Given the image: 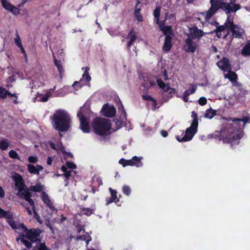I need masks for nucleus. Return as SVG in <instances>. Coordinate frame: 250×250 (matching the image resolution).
Here are the masks:
<instances>
[{
    "instance_id": "obj_61",
    "label": "nucleus",
    "mask_w": 250,
    "mask_h": 250,
    "mask_svg": "<svg viewBox=\"0 0 250 250\" xmlns=\"http://www.w3.org/2000/svg\"><path fill=\"white\" fill-rule=\"evenodd\" d=\"M10 97L11 96H14L15 97V99H14L13 100V102L15 104H17L18 103V101H17V98H18V96L17 95V94L16 93H15V94H12V95L11 96H10Z\"/></svg>"
},
{
    "instance_id": "obj_63",
    "label": "nucleus",
    "mask_w": 250,
    "mask_h": 250,
    "mask_svg": "<svg viewBox=\"0 0 250 250\" xmlns=\"http://www.w3.org/2000/svg\"><path fill=\"white\" fill-rule=\"evenodd\" d=\"M52 159L50 157H49L47 159V164L48 165H51V164H52Z\"/></svg>"
},
{
    "instance_id": "obj_34",
    "label": "nucleus",
    "mask_w": 250,
    "mask_h": 250,
    "mask_svg": "<svg viewBox=\"0 0 250 250\" xmlns=\"http://www.w3.org/2000/svg\"><path fill=\"white\" fill-rule=\"evenodd\" d=\"M216 115V111L210 108L206 111L204 117L206 118L211 119Z\"/></svg>"
},
{
    "instance_id": "obj_60",
    "label": "nucleus",
    "mask_w": 250,
    "mask_h": 250,
    "mask_svg": "<svg viewBox=\"0 0 250 250\" xmlns=\"http://www.w3.org/2000/svg\"><path fill=\"white\" fill-rule=\"evenodd\" d=\"M161 134L162 135V136L164 137H166L168 135V133L167 131H165V130H162L161 131Z\"/></svg>"
},
{
    "instance_id": "obj_52",
    "label": "nucleus",
    "mask_w": 250,
    "mask_h": 250,
    "mask_svg": "<svg viewBox=\"0 0 250 250\" xmlns=\"http://www.w3.org/2000/svg\"><path fill=\"white\" fill-rule=\"evenodd\" d=\"M15 42L16 44L18 47H19L22 45L21 40L20 36L18 33L16 35V38L15 39Z\"/></svg>"
},
{
    "instance_id": "obj_62",
    "label": "nucleus",
    "mask_w": 250,
    "mask_h": 250,
    "mask_svg": "<svg viewBox=\"0 0 250 250\" xmlns=\"http://www.w3.org/2000/svg\"><path fill=\"white\" fill-rule=\"evenodd\" d=\"M4 196V191L2 188L0 187V197H3Z\"/></svg>"
},
{
    "instance_id": "obj_37",
    "label": "nucleus",
    "mask_w": 250,
    "mask_h": 250,
    "mask_svg": "<svg viewBox=\"0 0 250 250\" xmlns=\"http://www.w3.org/2000/svg\"><path fill=\"white\" fill-rule=\"evenodd\" d=\"M11 96L12 94L5 88L0 87V98L4 99L7 95Z\"/></svg>"
},
{
    "instance_id": "obj_55",
    "label": "nucleus",
    "mask_w": 250,
    "mask_h": 250,
    "mask_svg": "<svg viewBox=\"0 0 250 250\" xmlns=\"http://www.w3.org/2000/svg\"><path fill=\"white\" fill-rule=\"evenodd\" d=\"M66 166L68 168L71 169H75L77 167L75 164L70 162H67L66 163Z\"/></svg>"
},
{
    "instance_id": "obj_3",
    "label": "nucleus",
    "mask_w": 250,
    "mask_h": 250,
    "mask_svg": "<svg viewBox=\"0 0 250 250\" xmlns=\"http://www.w3.org/2000/svg\"><path fill=\"white\" fill-rule=\"evenodd\" d=\"M53 127L61 132L67 131L71 126V118L68 113L62 109L55 111L52 118Z\"/></svg>"
},
{
    "instance_id": "obj_47",
    "label": "nucleus",
    "mask_w": 250,
    "mask_h": 250,
    "mask_svg": "<svg viewBox=\"0 0 250 250\" xmlns=\"http://www.w3.org/2000/svg\"><path fill=\"white\" fill-rule=\"evenodd\" d=\"M9 155L11 158L20 159L17 153L14 150H10Z\"/></svg>"
},
{
    "instance_id": "obj_50",
    "label": "nucleus",
    "mask_w": 250,
    "mask_h": 250,
    "mask_svg": "<svg viewBox=\"0 0 250 250\" xmlns=\"http://www.w3.org/2000/svg\"><path fill=\"white\" fill-rule=\"evenodd\" d=\"M148 104L151 107V109L155 110L156 107V101L153 99L150 102H148Z\"/></svg>"
},
{
    "instance_id": "obj_12",
    "label": "nucleus",
    "mask_w": 250,
    "mask_h": 250,
    "mask_svg": "<svg viewBox=\"0 0 250 250\" xmlns=\"http://www.w3.org/2000/svg\"><path fill=\"white\" fill-rule=\"evenodd\" d=\"M199 46L198 41H195L188 37L185 41V45L183 48L186 52L193 53L199 48Z\"/></svg>"
},
{
    "instance_id": "obj_53",
    "label": "nucleus",
    "mask_w": 250,
    "mask_h": 250,
    "mask_svg": "<svg viewBox=\"0 0 250 250\" xmlns=\"http://www.w3.org/2000/svg\"><path fill=\"white\" fill-rule=\"evenodd\" d=\"M207 100L205 97H201L198 100L199 104L201 105H204L207 104Z\"/></svg>"
},
{
    "instance_id": "obj_23",
    "label": "nucleus",
    "mask_w": 250,
    "mask_h": 250,
    "mask_svg": "<svg viewBox=\"0 0 250 250\" xmlns=\"http://www.w3.org/2000/svg\"><path fill=\"white\" fill-rule=\"evenodd\" d=\"M143 159L142 157H137L136 156H133L131 159H130V166H135L137 167H141L143 166V163L141 162V160Z\"/></svg>"
},
{
    "instance_id": "obj_11",
    "label": "nucleus",
    "mask_w": 250,
    "mask_h": 250,
    "mask_svg": "<svg viewBox=\"0 0 250 250\" xmlns=\"http://www.w3.org/2000/svg\"><path fill=\"white\" fill-rule=\"evenodd\" d=\"M84 69V72L82 75V78L79 82H75L72 84V86L75 87L76 86L77 90L81 88L84 85H87L91 81V77L89 74V71L90 68L88 67L83 68Z\"/></svg>"
},
{
    "instance_id": "obj_15",
    "label": "nucleus",
    "mask_w": 250,
    "mask_h": 250,
    "mask_svg": "<svg viewBox=\"0 0 250 250\" xmlns=\"http://www.w3.org/2000/svg\"><path fill=\"white\" fill-rule=\"evenodd\" d=\"M229 32H232L233 37L238 39L242 38L245 33L243 29L237 25L234 24L232 21L231 22H230Z\"/></svg>"
},
{
    "instance_id": "obj_48",
    "label": "nucleus",
    "mask_w": 250,
    "mask_h": 250,
    "mask_svg": "<svg viewBox=\"0 0 250 250\" xmlns=\"http://www.w3.org/2000/svg\"><path fill=\"white\" fill-rule=\"evenodd\" d=\"M82 213L87 216H89L92 214L93 211L89 208H85L82 209Z\"/></svg>"
},
{
    "instance_id": "obj_20",
    "label": "nucleus",
    "mask_w": 250,
    "mask_h": 250,
    "mask_svg": "<svg viewBox=\"0 0 250 250\" xmlns=\"http://www.w3.org/2000/svg\"><path fill=\"white\" fill-rule=\"evenodd\" d=\"M27 168L30 173L37 175H39L40 171L43 169L42 166L38 165L35 166L31 164L27 165Z\"/></svg>"
},
{
    "instance_id": "obj_56",
    "label": "nucleus",
    "mask_w": 250,
    "mask_h": 250,
    "mask_svg": "<svg viewBox=\"0 0 250 250\" xmlns=\"http://www.w3.org/2000/svg\"><path fill=\"white\" fill-rule=\"evenodd\" d=\"M119 110L121 112L123 118L125 117V112L124 108V107L122 104L120 105V106H119Z\"/></svg>"
},
{
    "instance_id": "obj_2",
    "label": "nucleus",
    "mask_w": 250,
    "mask_h": 250,
    "mask_svg": "<svg viewBox=\"0 0 250 250\" xmlns=\"http://www.w3.org/2000/svg\"><path fill=\"white\" fill-rule=\"evenodd\" d=\"M13 179L15 182V188L16 190H18L17 193V195L21 198L24 199L29 203L32 207V209L33 210L36 221L40 224L42 223L40 216L35 210L34 202L31 198V192L29 189L26 188L23 181L22 177L18 174H15L13 176Z\"/></svg>"
},
{
    "instance_id": "obj_21",
    "label": "nucleus",
    "mask_w": 250,
    "mask_h": 250,
    "mask_svg": "<svg viewBox=\"0 0 250 250\" xmlns=\"http://www.w3.org/2000/svg\"><path fill=\"white\" fill-rule=\"evenodd\" d=\"M41 199L43 203L46 205V206L50 208L52 210L55 209V207L53 205V203L49 199V197L46 193L43 192L41 196Z\"/></svg>"
},
{
    "instance_id": "obj_33",
    "label": "nucleus",
    "mask_w": 250,
    "mask_h": 250,
    "mask_svg": "<svg viewBox=\"0 0 250 250\" xmlns=\"http://www.w3.org/2000/svg\"><path fill=\"white\" fill-rule=\"evenodd\" d=\"M241 54L244 57L250 56V42H249L242 48Z\"/></svg>"
},
{
    "instance_id": "obj_40",
    "label": "nucleus",
    "mask_w": 250,
    "mask_h": 250,
    "mask_svg": "<svg viewBox=\"0 0 250 250\" xmlns=\"http://www.w3.org/2000/svg\"><path fill=\"white\" fill-rule=\"evenodd\" d=\"M123 121H121L120 119L115 118L113 120V124H115V125H116V128L114 129L118 130L120 128H121L123 126ZM113 125V124H112Z\"/></svg>"
},
{
    "instance_id": "obj_54",
    "label": "nucleus",
    "mask_w": 250,
    "mask_h": 250,
    "mask_svg": "<svg viewBox=\"0 0 250 250\" xmlns=\"http://www.w3.org/2000/svg\"><path fill=\"white\" fill-rule=\"evenodd\" d=\"M28 161L31 163H36L38 161V158L36 156H30L28 158Z\"/></svg>"
},
{
    "instance_id": "obj_46",
    "label": "nucleus",
    "mask_w": 250,
    "mask_h": 250,
    "mask_svg": "<svg viewBox=\"0 0 250 250\" xmlns=\"http://www.w3.org/2000/svg\"><path fill=\"white\" fill-rule=\"evenodd\" d=\"M197 85L195 84L192 85V88L190 89L186 90L184 93H188V96L190 94H193L196 90Z\"/></svg>"
},
{
    "instance_id": "obj_44",
    "label": "nucleus",
    "mask_w": 250,
    "mask_h": 250,
    "mask_svg": "<svg viewBox=\"0 0 250 250\" xmlns=\"http://www.w3.org/2000/svg\"><path fill=\"white\" fill-rule=\"evenodd\" d=\"M123 192L127 196L130 195L131 193V188L127 185H125L122 188Z\"/></svg>"
},
{
    "instance_id": "obj_27",
    "label": "nucleus",
    "mask_w": 250,
    "mask_h": 250,
    "mask_svg": "<svg viewBox=\"0 0 250 250\" xmlns=\"http://www.w3.org/2000/svg\"><path fill=\"white\" fill-rule=\"evenodd\" d=\"M68 87L67 86H65L63 88H61L57 91L54 92V93L53 94V97H63L67 93H68Z\"/></svg>"
},
{
    "instance_id": "obj_41",
    "label": "nucleus",
    "mask_w": 250,
    "mask_h": 250,
    "mask_svg": "<svg viewBox=\"0 0 250 250\" xmlns=\"http://www.w3.org/2000/svg\"><path fill=\"white\" fill-rule=\"evenodd\" d=\"M43 187L41 184H37L36 185L31 186L30 189L34 192H40L43 189Z\"/></svg>"
},
{
    "instance_id": "obj_26",
    "label": "nucleus",
    "mask_w": 250,
    "mask_h": 250,
    "mask_svg": "<svg viewBox=\"0 0 250 250\" xmlns=\"http://www.w3.org/2000/svg\"><path fill=\"white\" fill-rule=\"evenodd\" d=\"M215 14L214 12H213L210 9H209L208 11L205 12L201 13L200 15L204 16L205 18V21L206 23H208L210 24L209 21L211 18Z\"/></svg>"
},
{
    "instance_id": "obj_57",
    "label": "nucleus",
    "mask_w": 250,
    "mask_h": 250,
    "mask_svg": "<svg viewBox=\"0 0 250 250\" xmlns=\"http://www.w3.org/2000/svg\"><path fill=\"white\" fill-rule=\"evenodd\" d=\"M142 97L144 99L148 100V102H150L151 100L153 99V98H152L150 96L148 95H143Z\"/></svg>"
},
{
    "instance_id": "obj_59",
    "label": "nucleus",
    "mask_w": 250,
    "mask_h": 250,
    "mask_svg": "<svg viewBox=\"0 0 250 250\" xmlns=\"http://www.w3.org/2000/svg\"><path fill=\"white\" fill-rule=\"evenodd\" d=\"M182 98H183V100H184V102H187L188 100V94L186 93H183V95L182 96Z\"/></svg>"
},
{
    "instance_id": "obj_39",
    "label": "nucleus",
    "mask_w": 250,
    "mask_h": 250,
    "mask_svg": "<svg viewBox=\"0 0 250 250\" xmlns=\"http://www.w3.org/2000/svg\"><path fill=\"white\" fill-rule=\"evenodd\" d=\"M160 8L157 7L153 12L154 17L156 19V23L158 24L160 23L159 21V17L160 15Z\"/></svg>"
},
{
    "instance_id": "obj_13",
    "label": "nucleus",
    "mask_w": 250,
    "mask_h": 250,
    "mask_svg": "<svg viewBox=\"0 0 250 250\" xmlns=\"http://www.w3.org/2000/svg\"><path fill=\"white\" fill-rule=\"evenodd\" d=\"M207 34L202 30L198 29L196 26H194L189 29V33L188 35V37L195 41H198L199 42L201 38Z\"/></svg>"
},
{
    "instance_id": "obj_42",
    "label": "nucleus",
    "mask_w": 250,
    "mask_h": 250,
    "mask_svg": "<svg viewBox=\"0 0 250 250\" xmlns=\"http://www.w3.org/2000/svg\"><path fill=\"white\" fill-rule=\"evenodd\" d=\"M54 62L56 66L57 67L60 73L61 74L63 72L62 66L61 64V62L58 61L55 57L54 56Z\"/></svg>"
},
{
    "instance_id": "obj_43",
    "label": "nucleus",
    "mask_w": 250,
    "mask_h": 250,
    "mask_svg": "<svg viewBox=\"0 0 250 250\" xmlns=\"http://www.w3.org/2000/svg\"><path fill=\"white\" fill-rule=\"evenodd\" d=\"M11 212L10 211H5L3 209L0 208V217L1 218H9Z\"/></svg>"
},
{
    "instance_id": "obj_32",
    "label": "nucleus",
    "mask_w": 250,
    "mask_h": 250,
    "mask_svg": "<svg viewBox=\"0 0 250 250\" xmlns=\"http://www.w3.org/2000/svg\"><path fill=\"white\" fill-rule=\"evenodd\" d=\"M140 2L139 0L137 1V3L136 4V8L134 10V14L136 19L139 21H143V18L141 14L140 13V11L141 10V6H139Z\"/></svg>"
},
{
    "instance_id": "obj_16",
    "label": "nucleus",
    "mask_w": 250,
    "mask_h": 250,
    "mask_svg": "<svg viewBox=\"0 0 250 250\" xmlns=\"http://www.w3.org/2000/svg\"><path fill=\"white\" fill-rule=\"evenodd\" d=\"M101 112L102 115L104 116L112 117L115 115L116 110L113 105L105 104L103 106Z\"/></svg>"
},
{
    "instance_id": "obj_6",
    "label": "nucleus",
    "mask_w": 250,
    "mask_h": 250,
    "mask_svg": "<svg viewBox=\"0 0 250 250\" xmlns=\"http://www.w3.org/2000/svg\"><path fill=\"white\" fill-rule=\"evenodd\" d=\"M111 124L108 119L96 118L92 123V127L95 133L100 136H105L109 133Z\"/></svg>"
},
{
    "instance_id": "obj_14",
    "label": "nucleus",
    "mask_w": 250,
    "mask_h": 250,
    "mask_svg": "<svg viewBox=\"0 0 250 250\" xmlns=\"http://www.w3.org/2000/svg\"><path fill=\"white\" fill-rule=\"evenodd\" d=\"M77 115L79 118L80 121V128L84 133H89L90 132V127L88 120L83 115L82 109L79 110Z\"/></svg>"
},
{
    "instance_id": "obj_5",
    "label": "nucleus",
    "mask_w": 250,
    "mask_h": 250,
    "mask_svg": "<svg viewBox=\"0 0 250 250\" xmlns=\"http://www.w3.org/2000/svg\"><path fill=\"white\" fill-rule=\"evenodd\" d=\"M209 2L211 5L209 9L215 13L220 9L223 10L227 14L231 13H235L241 7L239 4L233 2H226L225 0H210Z\"/></svg>"
},
{
    "instance_id": "obj_29",
    "label": "nucleus",
    "mask_w": 250,
    "mask_h": 250,
    "mask_svg": "<svg viewBox=\"0 0 250 250\" xmlns=\"http://www.w3.org/2000/svg\"><path fill=\"white\" fill-rule=\"evenodd\" d=\"M111 194V198L108 200H107L106 205H108L113 202L117 203V201H119V199L117 198V192L111 188H109Z\"/></svg>"
},
{
    "instance_id": "obj_58",
    "label": "nucleus",
    "mask_w": 250,
    "mask_h": 250,
    "mask_svg": "<svg viewBox=\"0 0 250 250\" xmlns=\"http://www.w3.org/2000/svg\"><path fill=\"white\" fill-rule=\"evenodd\" d=\"M195 21H200L201 22V23H202L203 27L208 26V25H206V23L205 21H202L200 17L195 18Z\"/></svg>"
},
{
    "instance_id": "obj_1",
    "label": "nucleus",
    "mask_w": 250,
    "mask_h": 250,
    "mask_svg": "<svg viewBox=\"0 0 250 250\" xmlns=\"http://www.w3.org/2000/svg\"><path fill=\"white\" fill-rule=\"evenodd\" d=\"M248 120L247 117L233 120V121L236 122L232 125H228L221 129L219 140L230 144L231 146L238 145L240 139L243 135V129Z\"/></svg>"
},
{
    "instance_id": "obj_7",
    "label": "nucleus",
    "mask_w": 250,
    "mask_h": 250,
    "mask_svg": "<svg viewBox=\"0 0 250 250\" xmlns=\"http://www.w3.org/2000/svg\"><path fill=\"white\" fill-rule=\"evenodd\" d=\"M156 83L164 92L169 95V97H171L172 94L175 93L174 89L170 88L169 86L167 85L161 80L155 77H150L147 78L146 80L144 81L143 84L145 87H148L149 86L155 85Z\"/></svg>"
},
{
    "instance_id": "obj_18",
    "label": "nucleus",
    "mask_w": 250,
    "mask_h": 250,
    "mask_svg": "<svg viewBox=\"0 0 250 250\" xmlns=\"http://www.w3.org/2000/svg\"><path fill=\"white\" fill-rule=\"evenodd\" d=\"M76 240L85 241L87 246L89 242L91 240V237L83 229H81L77 231Z\"/></svg>"
},
{
    "instance_id": "obj_38",
    "label": "nucleus",
    "mask_w": 250,
    "mask_h": 250,
    "mask_svg": "<svg viewBox=\"0 0 250 250\" xmlns=\"http://www.w3.org/2000/svg\"><path fill=\"white\" fill-rule=\"evenodd\" d=\"M33 250H50L48 249L43 243H37L36 246L34 248Z\"/></svg>"
},
{
    "instance_id": "obj_22",
    "label": "nucleus",
    "mask_w": 250,
    "mask_h": 250,
    "mask_svg": "<svg viewBox=\"0 0 250 250\" xmlns=\"http://www.w3.org/2000/svg\"><path fill=\"white\" fill-rule=\"evenodd\" d=\"M50 97H53V94L51 93V91H48L44 95L38 93L36 95V99L38 101L45 102H47Z\"/></svg>"
},
{
    "instance_id": "obj_49",
    "label": "nucleus",
    "mask_w": 250,
    "mask_h": 250,
    "mask_svg": "<svg viewBox=\"0 0 250 250\" xmlns=\"http://www.w3.org/2000/svg\"><path fill=\"white\" fill-rule=\"evenodd\" d=\"M21 242L28 249H30L32 247V244L31 242H29L28 240H25L24 238H21Z\"/></svg>"
},
{
    "instance_id": "obj_35",
    "label": "nucleus",
    "mask_w": 250,
    "mask_h": 250,
    "mask_svg": "<svg viewBox=\"0 0 250 250\" xmlns=\"http://www.w3.org/2000/svg\"><path fill=\"white\" fill-rule=\"evenodd\" d=\"M62 171H63L64 172V176L65 177V186H67V185L68 184L69 178L70 176V172H71V171H68L67 170V167L65 166H63L62 167Z\"/></svg>"
},
{
    "instance_id": "obj_4",
    "label": "nucleus",
    "mask_w": 250,
    "mask_h": 250,
    "mask_svg": "<svg viewBox=\"0 0 250 250\" xmlns=\"http://www.w3.org/2000/svg\"><path fill=\"white\" fill-rule=\"evenodd\" d=\"M227 71L228 72L224 74V77L229 79L232 85L239 88L241 92V94H240L238 96H233L228 101V107L231 108L234 105L236 102H243L245 101L244 95L246 94L247 92L242 89L241 84L237 82V76L236 74L231 71L230 69Z\"/></svg>"
},
{
    "instance_id": "obj_17",
    "label": "nucleus",
    "mask_w": 250,
    "mask_h": 250,
    "mask_svg": "<svg viewBox=\"0 0 250 250\" xmlns=\"http://www.w3.org/2000/svg\"><path fill=\"white\" fill-rule=\"evenodd\" d=\"M1 3L5 9L10 11L13 14L17 15L20 14V9L13 5L7 0H1Z\"/></svg>"
},
{
    "instance_id": "obj_9",
    "label": "nucleus",
    "mask_w": 250,
    "mask_h": 250,
    "mask_svg": "<svg viewBox=\"0 0 250 250\" xmlns=\"http://www.w3.org/2000/svg\"><path fill=\"white\" fill-rule=\"evenodd\" d=\"M197 127L196 122L193 124H191L190 127L186 129L185 133L182 137L179 136L176 137L177 140L179 142H188L191 140L194 135L197 132Z\"/></svg>"
},
{
    "instance_id": "obj_51",
    "label": "nucleus",
    "mask_w": 250,
    "mask_h": 250,
    "mask_svg": "<svg viewBox=\"0 0 250 250\" xmlns=\"http://www.w3.org/2000/svg\"><path fill=\"white\" fill-rule=\"evenodd\" d=\"M191 117L193 118V121H192L191 124H193L194 122H196V123L197 124V126H198V119H197V113L195 111L192 112Z\"/></svg>"
},
{
    "instance_id": "obj_19",
    "label": "nucleus",
    "mask_w": 250,
    "mask_h": 250,
    "mask_svg": "<svg viewBox=\"0 0 250 250\" xmlns=\"http://www.w3.org/2000/svg\"><path fill=\"white\" fill-rule=\"evenodd\" d=\"M217 65L221 70L227 71L229 70L230 68L229 61L228 59L224 58L222 60L217 62Z\"/></svg>"
},
{
    "instance_id": "obj_25",
    "label": "nucleus",
    "mask_w": 250,
    "mask_h": 250,
    "mask_svg": "<svg viewBox=\"0 0 250 250\" xmlns=\"http://www.w3.org/2000/svg\"><path fill=\"white\" fill-rule=\"evenodd\" d=\"M50 146L52 149L56 150L58 153H66L64 147L62 146V143H58L57 144H55L54 143L51 142L50 143Z\"/></svg>"
},
{
    "instance_id": "obj_28",
    "label": "nucleus",
    "mask_w": 250,
    "mask_h": 250,
    "mask_svg": "<svg viewBox=\"0 0 250 250\" xmlns=\"http://www.w3.org/2000/svg\"><path fill=\"white\" fill-rule=\"evenodd\" d=\"M171 36L167 35L165 37V40L163 46V49L165 51H168L171 48Z\"/></svg>"
},
{
    "instance_id": "obj_30",
    "label": "nucleus",
    "mask_w": 250,
    "mask_h": 250,
    "mask_svg": "<svg viewBox=\"0 0 250 250\" xmlns=\"http://www.w3.org/2000/svg\"><path fill=\"white\" fill-rule=\"evenodd\" d=\"M127 39L129 40V41L127 42V48L129 49L131 45L136 39V33L133 31H131L128 34Z\"/></svg>"
},
{
    "instance_id": "obj_10",
    "label": "nucleus",
    "mask_w": 250,
    "mask_h": 250,
    "mask_svg": "<svg viewBox=\"0 0 250 250\" xmlns=\"http://www.w3.org/2000/svg\"><path fill=\"white\" fill-rule=\"evenodd\" d=\"M20 226L21 229L25 233V237L29 239L32 242H36L39 240V237L41 232L40 229H33L28 230L23 223H21Z\"/></svg>"
},
{
    "instance_id": "obj_45",
    "label": "nucleus",
    "mask_w": 250,
    "mask_h": 250,
    "mask_svg": "<svg viewBox=\"0 0 250 250\" xmlns=\"http://www.w3.org/2000/svg\"><path fill=\"white\" fill-rule=\"evenodd\" d=\"M119 163L120 164L122 165L124 167L126 166H130V165H132L131 164H130V160H125L124 159H120L119 160Z\"/></svg>"
},
{
    "instance_id": "obj_24",
    "label": "nucleus",
    "mask_w": 250,
    "mask_h": 250,
    "mask_svg": "<svg viewBox=\"0 0 250 250\" xmlns=\"http://www.w3.org/2000/svg\"><path fill=\"white\" fill-rule=\"evenodd\" d=\"M161 30L166 35H170L171 37L173 36L171 26H165L163 23H160L158 24Z\"/></svg>"
},
{
    "instance_id": "obj_31",
    "label": "nucleus",
    "mask_w": 250,
    "mask_h": 250,
    "mask_svg": "<svg viewBox=\"0 0 250 250\" xmlns=\"http://www.w3.org/2000/svg\"><path fill=\"white\" fill-rule=\"evenodd\" d=\"M6 220H7V222L8 223L9 225L14 229H21V227L20 226V225L21 224H17L13 220V215L12 214V213H10V216L9 217V218H6Z\"/></svg>"
},
{
    "instance_id": "obj_8",
    "label": "nucleus",
    "mask_w": 250,
    "mask_h": 250,
    "mask_svg": "<svg viewBox=\"0 0 250 250\" xmlns=\"http://www.w3.org/2000/svg\"><path fill=\"white\" fill-rule=\"evenodd\" d=\"M231 21L230 17L228 16L224 25H219L218 22L216 21L210 22V24L216 27L215 29L211 33L215 32L217 37L219 38H226L229 32V25Z\"/></svg>"
},
{
    "instance_id": "obj_64",
    "label": "nucleus",
    "mask_w": 250,
    "mask_h": 250,
    "mask_svg": "<svg viewBox=\"0 0 250 250\" xmlns=\"http://www.w3.org/2000/svg\"><path fill=\"white\" fill-rule=\"evenodd\" d=\"M24 207H25V208L26 209L27 212L28 213V214L29 215H31L32 213V210L28 207H26V206H25Z\"/></svg>"
},
{
    "instance_id": "obj_36",
    "label": "nucleus",
    "mask_w": 250,
    "mask_h": 250,
    "mask_svg": "<svg viewBox=\"0 0 250 250\" xmlns=\"http://www.w3.org/2000/svg\"><path fill=\"white\" fill-rule=\"evenodd\" d=\"M9 146V142L7 139H3L0 141V148L3 150H6Z\"/></svg>"
}]
</instances>
